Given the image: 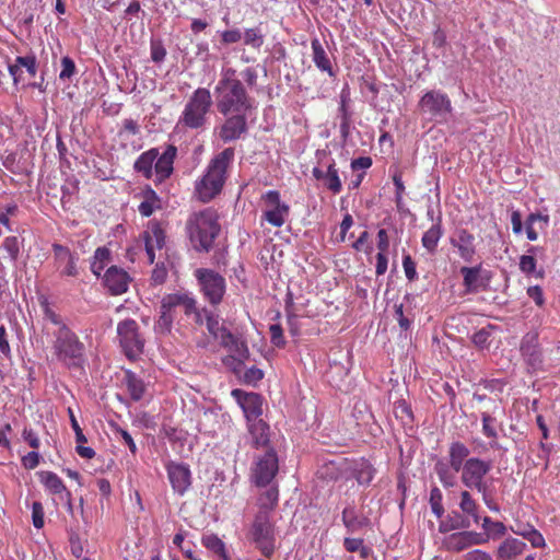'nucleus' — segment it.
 Masks as SVG:
<instances>
[{
	"label": "nucleus",
	"mask_w": 560,
	"mask_h": 560,
	"mask_svg": "<svg viewBox=\"0 0 560 560\" xmlns=\"http://www.w3.org/2000/svg\"><path fill=\"white\" fill-rule=\"evenodd\" d=\"M491 469V460L470 456L469 447L460 441L452 442L447 450V457L439 459L434 465V471L444 488L455 487L459 474L463 486L476 491L489 486L486 477Z\"/></svg>",
	"instance_id": "nucleus-1"
},
{
	"label": "nucleus",
	"mask_w": 560,
	"mask_h": 560,
	"mask_svg": "<svg viewBox=\"0 0 560 560\" xmlns=\"http://www.w3.org/2000/svg\"><path fill=\"white\" fill-rule=\"evenodd\" d=\"M217 108L223 116L233 113H250L254 100L248 95L244 84L237 79L236 70L228 67L221 71V78L214 88Z\"/></svg>",
	"instance_id": "nucleus-2"
},
{
	"label": "nucleus",
	"mask_w": 560,
	"mask_h": 560,
	"mask_svg": "<svg viewBox=\"0 0 560 560\" xmlns=\"http://www.w3.org/2000/svg\"><path fill=\"white\" fill-rule=\"evenodd\" d=\"M234 155V149L226 148L210 160L205 174L195 183V195L198 200L209 202L222 191Z\"/></svg>",
	"instance_id": "nucleus-3"
},
{
	"label": "nucleus",
	"mask_w": 560,
	"mask_h": 560,
	"mask_svg": "<svg viewBox=\"0 0 560 560\" xmlns=\"http://www.w3.org/2000/svg\"><path fill=\"white\" fill-rule=\"evenodd\" d=\"M43 331L50 338L52 354L58 362L68 368L80 365L84 357L85 347L69 326L50 329L46 325Z\"/></svg>",
	"instance_id": "nucleus-4"
},
{
	"label": "nucleus",
	"mask_w": 560,
	"mask_h": 560,
	"mask_svg": "<svg viewBox=\"0 0 560 560\" xmlns=\"http://www.w3.org/2000/svg\"><path fill=\"white\" fill-rule=\"evenodd\" d=\"M212 104V96L208 89H196L184 105L176 121L175 131L205 130L209 121Z\"/></svg>",
	"instance_id": "nucleus-5"
},
{
	"label": "nucleus",
	"mask_w": 560,
	"mask_h": 560,
	"mask_svg": "<svg viewBox=\"0 0 560 560\" xmlns=\"http://www.w3.org/2000/svg\"><path fill=\"white\" fill-rule=\"evenodd\" d=\"M217 211L207 208L194 212L186 224L187 233L194 248L198 252H209L220 232Z\"/></svg>",
	"instance_id": "nucleus-6"
},
{
	"label": "nucleus",
	"mask_w": 560,
	"mask_h": 560,
	"mask_svg": "<svg viewBox=\"0 0 560 560\" xmlns=\"http://www.w3.org/2000/svg\"><path fill=\"white\" fill-rule=\"evenodd\" d=\"M178 311L192 315L196 323H202V315L196 306V300L188 293H171L163 296L160 306L158 327L170 330Z\"/></svg>",
	"instance_id": "nucleus-7"
},
{
	"label": "nucleus",
	"mask_w": 560,
	"mask_h": 560,
	"mask_svg": "<svg viewBox=\"0 0 560 560\" xmlns=\"http://www.w3.org/2000/svg\"><path fill=\"white\" fill-rule=\"evenodd\" d=\"M248 540L266 557L270 558L277 547V532L275 522L268 511H258L247 534Z\"/></svg>",
	"instance_id": "nucleus-8"
},
{
	"label": "nucleus",
	"mask_w": 560,
	"mask_h": 560,
	"mask_svg": "<svg viewBox=\"0 0 560 560\" xmlns=\"http://www.w3.org/2000/svg\"><path fill=\"white\" fill-rule=\"evenodd\" d=\"M418 106L422 115L435 122L446 121L453 110L450 97L440 90L427 91L421 96Z\"/></svg>",
	"instance_id": "nucleus-9"
},
{
	"label": "nucleus",
	"mask_w": 560,
	"mask_h": 560,
	"mask_svg": "<svg viewBox=\"0 0 560 560\" xmlns=\"http://www.w3.org/2000/svg\"><path fill=\"white\" fill-rule=\"evenodd\" d=\"M279 470V459L273 448L254 456L250 467V481L257 487L269 486Z\"/></svg>",
	"instance_id": "nucleus-10"
},
{
	"label": "nucleus",
	"mask_w": 560,
	"mask_h": 560,
	"mask_svg": "<svg viewBox=\"0 0 560 560\" xmlns=\"http://www.w3.org/2000/svg\"><path fill=\"white\" fill-rule=\"evenodd\" d=\"M138 329V324L133 319L122 320L117 326L120 347L129 360H136L143 352L144 340Z\"/></svg>",
	"instance_id": "nucleus-11"
},
{
	"label": "nucleus",
	"mask_w": 560,
	"mask_h": 560,
	"mask_svg": "<svg viewBox=\"0 0 560 560\" xmlns=\"http://www.w3.org/2000/svg\"><path fill=\"white\" fill-rule=\"evenodd\" d=\"M205 299L212 305L219 304L225 293V279L218 272L200 268L195 271Z\"/></svg>",
	"instance_id": "nucleus-12"
},
{
	"label": "nucleus",
	"mask_w": 560,
	"mask_h": 560,
	"mask_svg": "<svg viewBox=\"0 0 560 560\" xmlns=\"http://www.w3.org/2000/svg\"><path fill=\"white\" fill-rule=\"evenodd\" d=\"M261 199L266 206L262 219L275 228H281L289 217V205L281 201L280 192L277 190H268L262 195Z\"/></svg>",
	"instance_id": "nucleus-13"
},
{
	"label": "nucleus",
	"mask_w": 560,
	"mask_h": 560,
	"mask_svg": "<svg viewBox=\"0 0 560 560\" xmlns=\"http://www.w3.org/2000/svg\"><path fill=\"white\" fill-rule=\"evenodd\" d=\"M165 469L174 493L183 497L191 487L192 477L189 466L171 460L165 465Z\"/></svg>",
	"instance_id": "nucleus-14"
},
{
	"label": "nucleus",
	"mask_w": 560,
	"mask_h": 560,
	"mask_svg": "<svg viewBox=\"0 0 560 560\" xmlns=\"http://www.w3.org/2000/svg\"><path fill=\"white\" fill-rule=\"evenodd\" d=\"M52 252L55 267L60 277H77L79 275L78 254L71 252L68 247L60 244H54Z\"/></svg>",
	"instance_id": "nucleus-15"
},
{
	"label": "nucleus",
	"mask_w": 560,
	"mask_h": 560,
	"mask_svg": "<svg viewBox=\"0 0 560 560\" xmlns=\"http://www.w3.org/2000/svg\"><path fill=\"white\" fill-rule=\"evenodd\" d=\"M249 113H233L225 116V121L219 127V137L224 142L240 139L247 132V115Z\"/></svg>",
	"instance_id": "nucleus-16"
},
{
	"label": "nucleus",
	"mask_w": 560,
	"mask_h": 560,
	"mask_svg": "<svg viewBox=\"0 0 560 560\" xmlns=\"http://www.w3.org/2000/svg\"><path fill=\"white\" fill-rule=\"evenodd\" d=\"M232 396L241 406L247 422L261 419L262 398L256 393H246L242 389H233Z\"/></svg>",
	"instance_id": "nucleus-17"
},
{
	"label": "nucleus",
	"mask_w": 560,
	"mask_h": 560,
	"mask_svg": "<svg viewBox=\"0 0 560 560\" xmlns=\"http://www.w3.org/2000/svg\"><path fill=\"white\" fill-rule=\"evenodd\" d=\"M165 229L162 223L152 220L148 223L147 230L143 232V240L145 245V252L150 264L154 262V252L161 250L165 245Z\"/></svg>",
	"instance_id": "nucleus-18"
},
{
	"label": "nucleus",
	"mask_w": 560,
	"mask_h": 560,
	"mask_svg": "<svg viewBox=\"0 0 560 560\" xmlns=\"http://www.w3.org/2000/svg\"><path fill=\"white\" fill-rule=\"evenodd\" d=\"M450 244L464 261L472 262L477 253L474 234L466 229H457L450 237Z\"/></svg>",
	"instance_id": "nucleus-19"
},
{
	"label": "nucleus",
	"mask_w": 560,
	"mask_h": 560,
	"mask_svg": "<svg viewBox=\"0 0 560 560\" xmlns=\"http://www.w3.org/2000/svg\"><path fill=\"white\" fill-rule=\"evenodd\" d=\"M130 281L128 272L117 266L109 267L103 277V284L112 295L127 292Z\"/></svg>",
	"instance_id": "nucleus-20"
},
{
	"label": "nucleus",
	"mask_w": 560,
	"mask_h": 560,
	"mask_svg": "<svg viewBox=\"0 0 560 560\" xmlns=\"http://www.w3.org/2000/svg\"><path fill=\"white\" fill-rule=\"evenodd\" d=\"M521 353L524 360L534 369H537L542 363V353L538 343V336L536 334H526L521 342Z\"/></svg>",
	"instance_id": "nucleus-21"
},
{
	"label": "nucleus",
	"mask_w": 560,
	"mask_h": 560,
	"mask_svg": "<svg viewBox=\"0 0 560 560\" xmlns=\"http://www.w3.org/2000/svg\"><path fill=\"white\" fill-rule=\"evenodd\" d=\"M312 173L317 180H323L326 188L332 194H339L342 190V183L334 160L328 163L326 171L314 167Z\"/></svg>",
	"instance_id": "nucleus-22"
},
{
	"label": "nucleus",
	"mask_w": 560,
	"mask_h": 560,
	"mask_svg": "<svg viewBox=\"0 0 560 560\" xmlns=\"http://www.w3.org/2000/svg\"><path fill=\"white\" fill-rule=\"evenodd\" d=\"M341 520L348 533H357L371 526V520L359 513L354 505H348L343 509Z\"/></svg>",
	"instance_id": "nucleus-23"
},
{
	"label": "nucleus",
	"mask_w": 560,
	"mask_h": 560,
	"mask_svg": "<svg viewBox=\"0 0 560 560\" xmlns=\"http://www.w3.org/2000/svg\"><path fill=\"white\" fill-rule=\"evenodd\" d=\"M250 445L257 450L269 447V425L262 420L247 422Z\"/></svg>",
	"instance_id": "nucleus-24"
},
{
	"label": "nucleus",
	"mask_w": 560,
	"mask_h": 560,
	"mask_svg": "<svg viewBox=\"0 0 560 560\" xmlns=\"http://www.w3.org/2000/svg\"><path fill=\"white\" fill-rule=\"evenodd\" d=\"M176 156V148L168 147L154 162L155 182H162L173 173V163Z\"/></svg>",
	"instance_id": "nucleus-25"
},
{
	"label": "nucleus",
	"mask_w": 560,
	"mask_h": 560,
	"mask_svg": "<svg viewBox=\"0 0 560 560\" xmlns=\"http://www.w3.org/2000/svg\"><path fill=\"white\" fill-rule=\"evenodd\" d=\"M311 48L312 59L316 68L322 72H326L329 77H335L336 73L334 71L331 60L324 45L317 37L311 40Z\"/></svg>",
	"instance_id": "nucleus-26"
},
{
	"label": "nucleus",
	"mask_w": 560,
	"mask_h": 560,
	"mask_svg": "<svg viewBox=\"0 0 560 560\" xmlns=\"http://www.w3.org/2000/svg\"><path fill=\"white\" fill-rule=\"evenodd\" d=\"M38 475L40 482L50 494L55 495L58 500L69 498V490L57 474L52 471H40Z\"/></svg>",
	"instance_id": "nucleus-27"
},
{
	"label": "nucleus",
	"mask_w": 560,
	"mask_h": 560,
	"mask_svg": "<svg viewBox=\"0 0 560 560\" xmlns=\"http://www.w3.org/2000/svg\"><path fill=\"white\" fill-rule=\"evenodd\" d=\"M481 265L474 267L464 266L460 268V275L463 276V284L467 293H476L479 291L483 283L480 278Z\"/></svg>",
	"instance_id": "nucleus-28"
},
{
	"label": "nucleus",
	"mask_w": 560,
	"mask_h": 560,
	"mask_svg": "<svg viewBox=\"0 0 560 560\" xmlns=\"http://www.w3.org/2000/svg\"><path fill=\"white\" fill-rule=\"evenodd\" d=\"M159 155L158 149H150L142 154L135 162V170L141 173L147 179L153 178L154 175V162Z\"/></svg>",
	"instance_id": "nucleus-29"
},
{
	"label": "nucleus",
	"mask_w": 560,
	"mask_h": 560,
	"mask_svg": "<svg viewBox=\"0 0 560 560\" xmlns=\"http://www.w3.org/2000/svg\"><path fill=\"white\" fill-rule=\"evenodd\" d=\"M538 252H540V248L538 246H530L527 250L528 255H522L520 257V270L525 273L526 276H534L537 279H542L545 276V272L542 269L537 270V262L534 257Z\"/></svg>",
	"instance_id": "nucleus-30"
},
{
	"label": "nucleus",
	"mask_w": 560,
	"mask_h": 560,
	"mask_svg": "<svg viewBox=\"0 0 560 560\" xmlns=\"http://www.w3.org/2000/svg\"><path fill=\"white\" fill-rule=\"evenodd\" d=\"M526 548V544L520 539L509 537L498 548L499 560H511L521 555Z\"/></svg>",
	"instance_id": "nucleus-31"
},
{
	"label": "nucleus",
	"mask_w": 560,
	"mask_h": 560,
	"mask_svg": "<svg viewBox=\"0 0 560 560\" xmlns=\"http://www.w3.org/2000/svg\"><path fill=\"white\" fill-rule=\"evenodd\" d=\"M124 384L127 388L130 398L133 401H139L140 399L143 398L145 393V384L133 372L126 371L124 376Z\"/></svg>",
	"instance_id": "nucleus-32"
},
{
	"label": "nucleus",
	"mask_w": 560,
	"mask_h": 560,
	"mask_svg": "<svg viewBox=\"0 0 560 560\" xmlns=\"http://www.w3.org/2000/svg\"><path fill=\"white\" fill-rule=\"evenodd\" d=\"M352 476L355 478L360 486H369L374 478L375 469L365 459L355 462L351 467Z\"/></svg>",
	"instance_id": "nucleus-33"
},
{
	"label": "nucleus",
	"mask_w": 560,
	"mask_h": 560,
	"mask_svg": "<svg viewBox=\"0 0 560 560\" xmlns=\"http://www.w3.org/2000/svg\"><path fill=\"white\" fill-rule=\"evenodd\" d=\"M470 489H464L459 492V503L458 506L463 514L470 516L475 523H479L480 516L478 514V503L474 499L472 494L469 491Z\"/></svg>",
	"instance_id": "nucleus-34"
},
{
	"label": "nucleus",
	"mask_w": 560,
	"mask_h": 560,
	"mask_svg": "<svg viewBox=\"0 0 560 560\" xmlns=\"http://www.w3.org/2000/svg\"><path fill=\"white\" fill-rule=\"evenodd\" d=\"M201 542L208 550L217 555L219 560H236L229 556L224 541L218 535H203Z\"/></svg>",
	"instance_id": "nucleus-35"
},
{
	"label": "nucleus",
	"mask_w": 560,
	"mask_h": 560,
	"mask_svg": "<svg viewBox=\"0 0 560 560\" xmlns=\"http://www.w3.org/2000/svg\"><path fill=\"white\" fill-rule=\"evenodd\" d=\"M443 235L442 222L441 218L422 235L421 243L422 246L428 250V253H435L439 242Z\"/></svg>",
	"instance_id": "nucleus-36"
},
{
	"label": "nucleus",
	"mask_w": 560,
	"mask_h": 560,
	"mask_svg": "<svg viewBox=\"0 0 560 560\" xmlns=\"http://www.w3.org/2000/svg\"><path fill=\"white\" fill-rule=\"evenodd\" d=\"M220 337L224 347L234 352L238 360L247 358L248 349L244 341H241L229 330H223Z\"/></svg>",
	"instance_id": "nucleus-37"
},
{
	"label": "nucleus",
	"mask_w": 560,
	"mask_h": 560,
	"mask_svg": "<svg viewBox=\"0 0 560 560\" xmlns=\"http://www.w3.org/2000/svg\"><path fill=\"white\" fill-rule=\"evenodd\" d=\"M143 200L140 202L138 210L141 215L150 217L155 210L161 208V199L156 192L148 187L142 191Z\"/></svg>",
	"instance_id": "nucleus-38"
},
{
	"label": "nucleus",
	"mask_w": 560,
	"mask_h": 560,
	"mask_svg": "<svg viewBox=\"0 0 560 560\" xmlns=\"http://www.w3.org/2000/svg\"><path fill=\"white\" fill-rule=\"evenodd\" d=\"M539 223V229L545 230L549 224V215L541 213H530L525 221L526 235L529 241L538 238V232L534 228L535 223Z\"/></svg>",
	"instance_id": "nucleus-39"
},
{
	"label": "nucleus",
	"mask_w": 560,
	"mask_h": 560,
	"mask_svg": "<svg viewBox=\"0 0 560 560\" xmlns=\"http://www.w3.org/2000/svg\"><path fill=\"white\" fill-rule=\"evenodd\" d=\"M278 488L276 486H270L258 498L259 511H268V515H271L272 510L276 508L278 503Z\"/></svg>",
	"instance_id": "nucleus-40"
},
{
	"label": "nucleus",
	"mask_w": 560,
	"mask_h": 560,
	"mask_svg": "<svg viewBox=\"0 0 560 560\" xmlns=\"http://www.w3.org/2000/svg\"><path fill=\"white\" fill-rule=\"evenodd\" d=\"M40 306L43 310L44 320L46 324L44 326H48L50 329H59L62 326H68L62 317L57 314L49 305L47 299H44L40 302Z\"/></svg>",
	"instance_id": "nucleus-41"
},
{
	"label": "nucleus",
	"mask_w": 560,
	"mask_h": 560,
	"mask_svg": "<svg viewBox=\"0 0 560 560\" xmlns=\"http://www.w3.org/2000/svg\"><path fill=\"white\" fill-rule=\"evenodd\" d=\"M110 260V250L106 247H98L94 252L92 261H91V271L95 276H100L101 272L104 270L106 265Z\"/></svg>",
	"instance_id": "nucleus-42"
},
{
	"label": "nucleus",
	"mask_w": 560,
	"mask_h": 560,
	"mask_svg": "<svg viewBox=\"0 0 560 560\" xmlns=\"http://www.w3.org/2000/svg\"><path fill=\"white\" fill-rule=\"evenodd\" d=\"M0 248L8 254L10 261L15 264L22 248V242L16 236H7L2 241Z\"/></svg>",
	"instance_id": "nucleus-43"
},
{
	"label": "nucleus",
	"mask_w": 560,
	"mask_h": 560,
	"mask_svg": "<svg viewBox=\"0 0 560 560\" xmlns=\"http://www.w3.org/2000/svg\"><path fill=\"white\" fill-rule=\"evenodd\" d=\"M244 45L250 46L252 48L259 49L265 42V35L260 27L246 28L243 34Z\"/></svg>",
	"instance_id": "nucleus-44"
},
{
	"label": "nucleus",
	"mask_w": 560,
	"mask_h": 560,
	"mask_svg": "<svg viewBox=\"0 0 560 560\" xmlns=\"http://www.w3.org/2000/svg\"><path fill=\"white\" fill-rule=\"evenodd\" d=\"M446 547L452 551H462L470 546L469 540L465 532L454 533L446 539Z\"/></svg>",
	"instance_id": "nucleus-45"
},
{
	"label": "nucleus",
	"mask_w": 560,
	"mask_h": 560,
	"mask_svg": "<svg viewBox=\"0 0 560 560\" xmlns=\"http://www.w3.org/2000/svg\"><path fill=\"white\" fill-rule=\"evenodd\" d=\"M442 501H443L442 491L438 487H433L430 490L429 503H430L432 513L438 518H441L445 512Z\"/></svg>",
	"instance_id": "nucleus-46"
},
{
	"label": "nucleus",
	"mask_w": 560,
	"mask_h": 560,
	"mask_svg": "<svg viewBox=\"0 0 560 560\" xmlns=\"http://www.w3.org/2000/svg\"><path fill=\"white\" fill-rule=\"evenodd\" d=\"M481 421H482V433L488 439H498V432L495 428L497 420L494 417H492L488 412L481 413Z\"/></svg>",
	"instance_id": "nucleus-47"
},
{
	"label": "nucleus",
	"mask_w": 560,
	"mask_h": 560,
	"mask_svg": "<svg viewBox=\"0 0 560 560\" xmlns=\"http://www.w3.org/2000/svg\"><path fill=\"white\" fill-rule=\"evenodd\" d=\"M518 536L527 539L533 547L540 548L545 546V539L542 535L532 525L527 524V532H517Z\"/></svg>",
	"instance_id": "nucleus-48"
},
{
	"label": "nucleus",
	"mask_w": 560,
	"mask_h": 560,
	"mask_svg": "<svg viewBox=\"0 0 560 560\" xmlns=\"http://www.w3.org/2000/svg\"><path fill=\"white\" fill-rule=\"evenodd\" d=\"M343 546L349 552H360L362 558H366L369 555V549L363 546V540L360 538H345Z\"/></svg>",
	"instance_id": "nucleus-49"
},
{
	"label": "nucleus",
	"mask_w": 560,
	"mask_h": 560,
	"mask_svg": "<svg viewBox=\"0 0 560 560\" xmlns=\"http://www.w3.org/2000/svg\"><path fill=\"white\" fill-rule=\"evenodd\" d=\"M491 332V326L481 328L478 331H476L471 337L474 345L479 348H487L490 345Z\"/></svg>",
	"instance_id": "nucleus-50"
},
{
	"label": "nucleus",
	"mask_w": 560,
	"mask_h": 560,
	"mask_svg": "<svg viewBox=\"0 0 560 560\" xmlns=\"http://www.w3.org/2000/svg\"><path fill=\"white\" fill-rule=\"evenodd\" d=\"M285 313L288 316V323L290 326V331L292 335L299 334V328L296 326V315L293 313V300L292 294L288 293L285 299Z\"/></svg>",
	"instance_id": "nucleus-51"
},
{
	"label": "nucleus",
	"mask_w": 560,
	"mask_h": 560,
	"mask_svg": "<svg viewBox=\"0 0 560 560\" xmlns=\"http://www.w3.org/2000/svg\"><path fill=\"white\" fill-rule=\"evenodd\" d=\"M75 73V65L74 61L66 56L61 58V71L59 73V78L61 80H69Z\"/></svg>",
	"instance_id": "nucleus-52"
},
{
	"label": "nucleus",
	"mask_w": 560,
	"mask_h": 560,
	"mask_svg": "<svg viewBox=\"0 0 560 560\" xmlns=\"http://www.w3.org/2000/svg\"><path fill=\"white\" fill-rule=\"evenodd\" d=\"M44 508L40 502L32 504V522L35 528L40 529L44 526Z\"/></svg>",
	"instance_id": "nucleus-53"
},
{
	"label": "nucleus",
	"mask_w": 560,
	"mask_h": 560,
	"mask_svg": "<svg viewBox=\"0 0 560 560\" xmlns=\"http://www.w3.org/2000/svg\"><path fill=\"white\" fill-rule=\"evenodd\" d=\"M477 492L481 494L482 501H483V503L486 504V506L489 510H491L493 512H499L500 511V506L494 501L492 491H491L489 486L483 488V489H481V490H479V491H477Z\"/></svg>",
	"instance_id": "nucleus-54"
},
{
	"label": "nucleus",
	"mask_w": 560,
	"mask_h": 560,
	"mask_svg": "<svg viewBox=\"0 0 560 560\" xmlns=\"http://www.w3.org/2000/svg\"><path fill=\"white\" fill-rule=\"evenodd\" d=\"M402 267H404L406 278L408 280L413 281L417 279L418 273L416 270V262L412 260V258L409 255L404 256Z\"/></svg>",
	"instance_id": "nucleus-55"
},
{
	"label": "nucleus",
	"mask_w": 560,
	"mask_h": 560,
	"mask_svg": "<svg viewBox=\"0 0 560 560\" xmlns=\"http://www.w3.org/2000/svg\"><path fill=\"white\" fill-rule=\"evenodd\" d=\"M242 37V32L238 28L226 30L221 33V40L225 45L238 43Z\"/></svg>",
	"instance_id": "nucleus-56"
},
{
	"label": "nucleus",
	"mask_w": 560,
	"mask_h": 560,
	"mask_svg": "<svg viewBox=\"0 0 560 560\" xmlns=\"http://www.w3.org/2000/svg\"><path fill=\"white\" fill-rule=\"evenodd\" d=\"M68 413H69V418H70L71 428L73 429V431L75 433V442L77 443H86L88 440H86L81 427L79 425V422H78L71 408L68 409Z\"/></svg>",
	"instance_id": "nucleus-57"
},
{
	"label": "nucleus",
	"mask_w": 560,
	"mask_h": 560,
	"mask_svg": "<svg viewBox=\"0 0 560 560\" xmlns=\"http://www.w3.org/2000/svg\"><path fill=\"white\" fill-rule=\"evenodd\" d=\"M271 342L277 347L284 346L285 341L283 338L282 327L278 324H273L269 328Z\"/></svg>",
	"instance_id": "nucleus-58"
},
{
	"label": "nucleus",
	"mask_w": 560,
	"mask_h": 560,
	"mask_svg": "<svg viewBox=\"0 0 560 560\" xmlns=\"http://www.w3.org/2000/svg\"><path fill=\"white\" fill-rule=\"evenodd\" d=\"M393 183L396 188V194H395L396 203L399 205L401 202L404 194H405V185L402 183L401 174L399 172H396L393 175Z\"/></svg>",
	"instance_id": "nucleus-59"
},
{
	"label": "nucleus",
	"mask_w": 560,
	"mask_h": 560,
	"mask_svg": "<svg viewBox=\"0 0 560 560\" xmlns=\"http://www.w3.org/2000/svg\"><path fill=\"white\" fill-rule=\"evenodd\" d=\"M376 238L378 253H387L389 249V236L387 231L380 229Z\"/></svg>",
	"instance_id": "nucleus-60"
},
{
	"label": "nucleus",
	"mask_w": 560,
	"mask_h": 560,
	"mask_svg": "<svg viewBox=\"0 0 560 560\" xmlns=\"http://www.w3.org/2000/svg\"><path fill=\"white\" fill-rule=\"evenodd\" d=\"M353 225V218L350 213H346L343 215V219L340 223V234H339V237H338V241L339 242H345L346 241V237H347V233L348 231L352 228Z\"/></svg>",
	"instance_id": "nucleus-61"
},
{
	"label": "nucleus",
	"mask_w": 560,
	"mask_h": 560,
	"mask_svg": "<svg viewBox=\"0 0 560 560\" xmlns=\"http://www.w3.org/2000/svg\"><path fill=\"white\" fill-rule=\"evenodd\" d=\"M241 75L244 79V81L248 88H253L256 85L257 79H258V73L254 67H247L246 69H244L242 71Z\"/></svg>",
	"instance_id": "nucleus-62"
},
{
	"label": "nucleus",
	"mask_w": 560,
	"mask_h": 560,
	"mask_svg": "<svg viewBox=\"0 0 560 560\" xmlns=\"http://www.w3.org/2000/svg\"><path fill=\"white\" fill-rule=\"evenodd\" d=\"M527 295L535 302L537 306H542L545 303L542 289L539 285H532L527 289Z\"/></svg>",
	"instance_id": "nucleus-63"
},
{
	"label": "nucleus",
	"mask_w": 560,
	"mask_h": 560,
	"mask_svg": "<svg viewBox=\"0 0 560 560\" xmlns=\"http://www.w3.org/2000/svg\"><path fill=\"white\" fill-rule=\"evenodd\" d=\"M23 440L34 450H37L40 445L39 439L34 430L25 428L22 433Z\"/></svg>",
	"instance_id": "nucleus-64"
}]
</instances>
